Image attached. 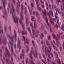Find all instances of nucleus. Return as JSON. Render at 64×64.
<instances>
[{
	"label": "nucleus",
	"instance_id": "nucleus-33",
	"mask_svg": "<svg viewBox=\"0 0 64 64\" xmlns=\"http://www.w3.org/2000/svg\"><path fill=\"white\" fill-rule=\"evenodd\" d=\"M28 31L30 32V34H31V30H30V28H28Z\"/></svg>",
	"mask_w": 64,
	"mask_h": 64
},
{
	"label": "nucleus",
	"instance_id": "nucleus-31",
	"mask_svg": "<svg viewBox=\"0 0 64 64\" xmlns=\"http://www.w3.org/2000/svg\"><path fill=\"white\" fill-rule=\"evenodd\" d=\"M52 36L54 38V39H56V38H55V36L54 34H52Z\"/></svg>",
	"mask_w": 64,
	"mask_h": 64
},
{
	"label": "nucleus",
	"instance_id": "nucleus-32",
	"mask_svg": "<svg viewBox=\"0 0 64 64\" xmlns=\"http://www.w3.org/2000/svg\"><path fill=\"white\" fill-rule=\"evenodd\" d=\"M51 36H50L48 37V40H50L51 39Z\"/></svg>",
	"mask_w": 64,
	"mask_h": 64
},
{
	"label": "nucleus",
	"instance_id": "nucleus-64",
	"mask_svg": "<svg viewBox=\"0 0 64 64\" xmlns=\"http://www.w3.org/2000/svg\"><path fill=\"white\" fill-rule=\"evenodd\" d=\"M26 35H27V31H26L25 32Z\"/></svg>",
	"mask_w": 64,
	"mask_h": 64
},
{
	"label": "nucleus",
	"instance_id": "nucleus-58",
	"mask_svg": "<svg viewBox=\"0 0 64 64\" xmlns=\"http://www.w3.org/2000/svg\"><path fill=\"white\" fill-rule=\"evenodd\" d=\"M44 64H47V62H46V61H44Z\"/></svg>",
	"mask_w": 64,
	"mask_h": 64
},
{
	"label": "nucleus",
	"instance_id": "nucleus-50",
	"mask_svg": "<svg viewBox=\"0 0 64 64\" xmlns=\"http://www.w3.org/2000/svg\"><path fill=\"white\" fill-rule=\"evenodd\" d=\"M26 26H28V22H26Z\"/></svg>",
	"mask_w": 64,
	"mask_h": 64
},
{
	"label": "nucleus",
	"instance_id": "nucleus-18",
	"mask_svg": "<svg viewBox=\"0 0 64 64\" xmlns=\"http://www.w3.org/2000/svg\"><path fill=\"white\" fill-rule=\"evenodd\" d=\"M40 36L41 39H43L42 38L43 37H44V34H43V33H42L40 35Z\"/></svg>",
	"mask_w": 64,
	"mask_h": 64
},
{
	"label": "nucleus",
	"instance_id": "nucleus-45",
	"mask_svg": "<svg viewBox=\"0 0 64 64\" xmlns=\"http://www.w3.org/2000/svg\"><path fill=\"white\" fill-rule=\"evenodd\" d=\"M58 12L59 14H61V11H60V10H58Z\"/></svg>",
	"mask_w": 64,
	"mask_h": 64
},
{
	"label": "nucleus",
	"instance_id": "nucleus-13",
	"mask_svg": "<svg viewBox=\"0 0 64 64\" xmlns=\"http://www.w3.org/2000/svg\"><path fill=\"white\" fill-rule=\"evenodd\" d=\"M56 45L58 47L59 46V42H58V39L57 38V37H56Z\"/></svg>",
	"mask_w": 64,
	"mask_h": 64
},
{
	"label": "nucleus",
	"instance_id": "nucleus-36",
	"mask_svg": "<svg viewBox=\"0 0 64 64\" xmlns=\"http://www.w3.org/2000/svg\"><path fill=\"white\" fill-rule=\"evenodd\" d=\"M42 55L43 57L44 58V59H46V57L45 56V55H44V54H42Z\"/></svg>",
	"mask_w": 64,
	"mask_h": 64
},
{
	"label": "nucleus",
	"instance_id": "nucleus-27",
	"mask_svg": "<svg viewBox=\"0 0 64 64\" xmlns=\"http://www.w3.org/2000/svg\"><path fill=\"white\" fill-rule=\"evenodd\" d=\"M40 2L43 5H44V1H42V0H40Z\"/></svg>",
	"mask_w": 64,
	"mask_h": 64
},
{
	"label": "nucleus",
	"instance_id": "nucleus-38",
	"mask_svg": "<svg viewBox=\"0 0 64 64\" xmlns=\"http://www.w3.org/2000/svg\"><path fill=\"white\" fill-rule=\"evenodd\" d=\"M31 6L32 7H34V5L33 3H31Z\"/></svg>",
	"mask_w": 64,
	"mask_h": 64
},
{
	"label": "nucleus",
	"instance_id": "nucleus-29",
	"mask_svg": "<svg viewBox=\"0 0 64 64\" xmlns=\"http://www.w3.org/2000/svg\"><path fill=\"white\" fill-rule=\"evenodd\" d=\"M46 44L48 45H49L50 44H49V42L48 41V40H46Z\"/></svg>",
	"mask_w": 64,
	"mask_h": 64
},
{
	"label": "nucleus",
	"instance_id": "nucleus-25",
	"mask_svg": "<svg viewBox=\"0 0 64 64\" xmlns=\"http://www.w3.org/2000/svg\"><path fill=\"white\" fill-rule=\"evenodd\" d=\"M54 27L56 28H58V26L57 24H56L54 25Z\"/></svg>",
	"mask_w": 64,
	"mask_h": 64
},
{
	"label": "nucleus",
	"instance_id": "nucleus-60",
	"mask_svg": "<svg viewBox=\"0 0 64 64\" xmlns=\"http://www.w3.org/2000/svg\"><path fill=\"white\" fill-rule=\"evenodd\" d=\"M36 38H37V37H38V34H37L36 35Z\"/></svg>",
	"mask_w": 64,
	"mask_h": 64
},
{
	"label": "nucleus",
	"instance_id": "nucleus-37",
	"mask_svg": "<svg viewBox=\"0 0 64 64\" xmlns=\"http://www.w3.org/2000/svg\"><path fill=\"white\" fill-rule=\"evenodd\" d=\"M11 50L12 53L13 52V46H11Z\"/></svg>",
	"mask_w": 64,
	"mask_h": 64
},
{
	"label": "nucleus",
	"instance_id": "nucleus-42",
	"mask_svg": "<svg viewBox=\"0 0 64 64\" xmlns=\"http://www.w3.org/2000/svg\"><path fill=\"white\" fill-rule=\"evenodd\" d=\"M28 62V59H26V64H27Z\"/></svg>",
	"mask_w": 64,
	"mask_h": 64
},
{
	"label": "nucleus",
	"instance_id": "nucleus-21",
	"mask_svg": "<svg viewBox=\"0 0 64 64\" xmlns=\"http://www.w3.org/2000/svg\"><path fill=\"white\" fill-rule=\"evenodd\" d=\"M61 29L63 31H64V25L62 24V27L61 28Z\"/></svg>",
	"mask_w": 64,
	"mask_h": 64
},
{
	"label": "nucleus",
	"instance_id": "nucleus-34",
	"mask_svg": "<svg viewBox=\"0 0 64 64\" xmlns=\"http://www.w3.org/2000/svg\"><path fill=\"white\" fill-rule=\"evenodd\" d=\"M48 48H49V49L50 51H51H51H52L51 50V47L50 46H48Z\"/></svg>",
	"mask_w": 64,
	"mask_h": 64
},
{
	"label": "nucleus",
	"instance_id": "nucleus-3",
	"mask_svg": "<svg viewBox=\"0 0 64 64\" xmlns=\"http://www.w3.org/2000/svg\"><path fill=\"white\" fill-rule=\"evenodd\" d=\"M17 42H18L17 43V49H19L18 50V51L19 52H20V50H21V46L20 45L19 46V45L21 44V42L19 38H18Z\"/></svg>",
	"mask_w": 64,
	"mask_h": 64
},
{
	"label": "nucleus",
	"instance_id": "nucleus-12",
	"mask_svg": "<svg viewBox=\"0 0 64 64\" xmlns=\"http://www.w3.org/2000/svg\"><path fill=\"white\" fill-rule=\"evenodd\" d=\"M54 21L55 22H56V20L55 18H53L52 19V22L51 20H50V22L51 23L52 25H54Z\"/></svg>",
	"mask_w": 64,
	"mask_h": 64
},
{
	"label": "nucleus",
	"instance_id": "nucleus-30",
	"mask_svg": "<svg viewBox=\"0 0 64 64\" xmlns=\"http://www.w3.org/2000/svg\"><path fill=\"white\" fill-rule=\"evenodd\" d=\"M5 2L3 1H2V3H3V6L4 7V8H5Z\"/></svg>",
	"mask_w": 64,
	"mask_h": 64
},
{
	"label": "nucleus",
	"instance_id": "nucleus-59",
	"mask_svg": "<svg viewBox=\"0 0 64 64\" xmlns=\"http://www.w3.org/2000/svg\"><path fill=\"white\" fill-rule=\"evenodd\" d=\"M50 18H50V20H52V17L50 16Z\"/></svg>",
	"mask_w": 64,
	"mask_h": 64
},
{
	"label": "nucleus",
	"instance_id": "nucleus-57",
	"mask_svg": "<svg viewBox=\"0 0 64 64\" xmlns=\"http://www.w3.org/2000/svg\"><path fill=\"white\" fill-rule=\"evenodd\" d=\"M1 60L2 61V63L3 64H4V62H3V60H2V59H1Z\"/></svg>",
	"mask_w": 64,
	"mask_h": 64
},
{
	"label": "nucleus",
	"instance_id": "nucleus-20",
	"mask_svg": "<svg viewBox=\"0 0 64 64\" xmlns=\"http://www.w3.org/2000/svg\"><path fill=\"white\" fill-rule=\"evenodd\" d=\"M37 27V25L36 24V22H34V27L35 28V29H36V28Z\"/></svg>",
	"mask_w": 64,
	"mask_h": 64
},
{
	"label": "nucleus",
	"instance_id": "nucleus-55",
	"mask_svg": "<svg viewBox=\"0 0 64 64\" xmlns=\"http://www.w3.org/2000/svg\"><path fill=\"white\" fill-rule=\"evenodd\" d=\"M24 13L26 14V13H27V10H25Z\"/></svg>",
	"mask_w": 64,
	"mask_h": 64
},
{
	"label": "nucleus",
	"instance_id": "nucleus-54",
	"mask_svg": "<svg viewBox=\"0 0 64 64\" xmlns=\"http://www.w3.org/2000/svg\"><path fill=\"white\" fill-rule=\"evenodd\" d=\"M63 32H60V33H59V34L60 35H62V34H63Z\"/></svg>",
	"mask_w": 64,
	"mask_h": 64
},
{
	"label": "nucleus",
	"instance_id": "nucleus-22",
	"mask_svg": "<svg viewBox=\"0 0 64 64\" xmlns=\"http://www.w3.org/2000/svg\"><path fill=\"white\" fill-rule=\"evenodd\" d=\"M32 41L34 46L35 48V42H34V41L33 40H32Z\"/></svg>",
	"mask_w": 64,
	"mask_h": 64
},
{
	"label": "nucleus",
	"instance_id": "nucleus-19",
	"mask_svg": "<svg viewBox=\"0 0 64 64\" xmlns=\"http://www.w3.org/2000/svg\"><path fill=\"white\" fill-rule=\"evenodd\" d=\"M49 12H47V14L48 15L49 18H50V16H51V12H49Z\"/></svg>",
	"mask_w": 64,
	"mask_h": 64
},
{
	"label": "nucleus",
	"instance_id": "nucleus-4",
	"mask_svg": "<svg viewBox=\"0 0 64 64\" xmlns=\"http://www.w3.org/2000/svg\"><path fill=\"white\" fill-rule=\"evenodd\" d=\"M36 3L37 4V6L38 10L40 12L41 11V8L38 6L40 5V3H39V0H35Z\"/></svg>",
	"mask_w": 64,
	"mask_h": 64
},
{
	"label": "nucleus",
	"instance_id": "nucleus-8",
	"mask_svg": "<svg viewBox=\"0 0 64 64\" xmlns=\"http://www.w3.org/2000/svg\"><path fill=\"white\" fill-rule=\"evenodd\" d=\"M5 52L6 53L8 56H10V53H9V52L7 48H5Z\"/></svg>",
	"mask_w": 64,
	"mask_h": 64
},
{
	"label": "nucleus",
	"instance_id": "nucleus-5",
	"mask_svg": "<svg viewBox=\"0 0 64 64\" xmlns=\"http://www.w3.org/2000/svg\"><path fill=\"white\" fill-rule=\"evenodd\" d=\"M22 36L24 41V44L25 45H27L28 44V41L27 40V39H26V41H25V37L23 36V34H24V32H23V31H22Z\"/></svg>",
	"mask_w": 64,
	"mask_h": 64
},
{
	"label": "nucleus",
	"instance_id": "nucleus-7",
	"mask_svg": "<svg viewBox=\"0 0 64 64\" xmlns=\"http://www.w3.org/2000/svg\"><path fill=\"white\" fill-rule=\"evenodd\" d=\"M22 53L20 54V58L22 59V57L23 59H24V54H25V52L24 51V50L22 49Z\"/></svg>",
	"mask_w": 64,
	"mask_h": 64
},
{
	"label": "nucleus",
	"instance_id": "nucleus-41",
	"mask_svg": "<svg viewBox=\"0 0 64 64\" xmlns=\"http://www.w3.org/2000/svg\"><path fill=\"white\" fill-rule=\"evenodd\" d=\"M1 32H2V34H3V30H0V34H1Z\"/></svg>",
	"mask_w": 64,
	"mask_h": 64
},
{
	"label": "nucleus",
	"instance_id": "nucleus-56",
	"mask_svg": "<svg viewBox=\"0 0 64 64\" xmlns=\"http://www.w3.org/2000/svg\"><path fill=\"white\" fill-rule=\"evenodd\" d=\"M47 51L48 53H50V50H49V49H48L47 50Z\"/></svg>",
	"mask_w": 64,
	"mask_h": 64
},
{
	"label": "nucleus",
	"instance_id": "nucleus-46",
	"mask_svg": "<svg viewBox=\"0 0 64 64\" xmlns=\"http://www.w3.org/2000/svg\"><path fill=\"white\" fill-rule=\"evenodd\" d=\"M41 28L42 30H43L44 27H43V25L42 24L41 25Z\"/></svg>",
	"mask_w": 64,
	"mask_h": 64
},
{
	"label": "nucleus",
	"instance_id": "nucleus-40",
	"mask_svg": "<svg viewBox=\"0 0 64 64\" xmlns=\"http://www.w3.org/2000/svg\"><path fill=\"white\" fill-rule=\"evenodd\" d=\"M56 58L57 60H58V54H57V52H56Z\"/></svg>",
	"mask_w": 64,
	"mask_h": 64
},
{
	"label": "nucleus",
	"instance_id": "nucleus-6",
	"mask_svg": "<svg viewBox=\"0 0 64 64\" xmlns=\"http://www.w3.org/2000/svg\"><path fill=\"white\" fill-rule=\"evenodd\" d=\"M17 1H18V3H17V8H16L17 10V12L18 14H19V10H19V8L20 7V2L19 1V0H17Z\"/></svg>",
	"mask_w": 64,
	"mask_h": 64
},
{
	"label": "nucleus",
	"instance_id": "nucleus-11",
	"mask_svg": "<svg viewBox=\"0 0 64 64\" xmlns=\"http://www.w3.org/2000/svg\"><path fill=\"white\" fill-rule=\"evenodd\" d=\"M30 24L31 26V27L32 28V31L33 34H35V30H33V26H32V23L30 22Z\"/></svg>",
	"mask_w": 64,
	"mask_h": 64
},
{
	"label": "nucleus",
	"instance_id": "nucleus-47",
	"mask_svg": "<svg viewBox=\"0 0 64 64\" xmlns=\"http://www.w3.org/2000/svg\"><path fill=\"white\" fill-rule=\"evenodd\" d=\"M30 35L31 36V37H32V38H35L34 37V36H32L31 34H30Z\"/></svg>",
	"mask_w": 64,
	"mask_h": 64
},
{
	"label": "nucleus",
	"instance_id": "nucleus-61",
	"mask_svg": "<svg viewBox=\"0 0 64 64\" xmlns=\"http://www.w3.org/2000/svg\"><path fill=\"white\" fill-rule=\"evenodd\" d=\"M4 30L5 31H6V26H5L4 27Z\"/></svg>",
	"mask_w": 64,
	"mask_h": 64
},
{
	"label": "nucleus",
	"instance_id": "nucleus-51",
	"mask_svg": "<svg viewBox=\"0 0 64 64\" xmlns=\"http://www.w3.org/2000/svg\"><path fill=\"white\" fill-rule=\"evenodd\" d=\"M54 49L55 50H56V51H58V49H57V48H56V47L54 48Z\"/></svg>",
	"mask_w": 64,
	"mask_h": 64
},
{
	"label": "nucleus",
	"instance_id": "nucleus-44",
	"mask_svg": "<svg viewBox=\"0 0 64 64\" xmlns=\"http://www.w3.org/2000/svg\"><path fill=\"white\" fill-rule=\"evenodd\" d=\"M60 34H59V37H58L59 38H57V39H58V40H60V37H61V36H60Z\"/></svg>",
	"mask_w": 64,
	"mask_h": 64
},
{
	"label": "nucleus",
	"instance_id": "nucleus-2",
	"mask_svg": "<svg viewBox=\"0 0 64 64\" xmlns=\"http://www.w3.org/2000/svg\"><path fill=\"white\" fill-rule=\"evenodd\" d=\"M35 52L34 51V50L33 47H32V51L30 53V58L31 59L33 58V56L32 55V54H33L34 57L35 58H38V56H37V52L36 50H35Z\"/></svg>",
	"mask_w": 64,
	"mask_h": 64
},
{
	"label": "nucleus",
	"instance_id": "nucleus-9",
	"mask_svg": "<svg viewBox=\"0 0 64 64\" xmlns=\"http://www.w3.org/2000/svg\"><path fill=\"white\" fill-rule=\"evenodd\" d=\"M42 14H44L45 16H46L47 15V13H46V10L44 9V10H42Z\"/></svg>",
	"mask_w": 64,
	"mask_h": 64
},
{
	"label": "nucleus",
	"instance_id": "nucleus-10",
	"mask_svg": "<svg viewBox=\"0 0 64 64\" xmlns=\"http://www.w3.org/2000/svg\"><path fill=\"white\" fill-rule=\"evenodd\" d=\"M49 7L50 11H51V14L52 16H53V11L52 10V8H51V6L50 4L49 5Z\"/></svg>",
	"mask_w": 64,
	"mask_h": 64
},
{
	"label": "nucleus",
	"instance_id": "nucleus-17",
	"mask_svg": "<svg viewBox=\"0 0 64 64\" xmlns=\"http://www.w3.org/2000/svg\"><path fill=\"white\" fill-rule=\"evenodd\" d=\"M46 19L48 26H49V23H48V18H47V17H46Z\"/></svg>",
	"mask_w": 64,
	"mask_h": 64
},
{
	"label": "nucleus",
	"instance_id": "nucleus-1",
	"mask_svg": "<svg viewBox=\"0 0 64 64\" xmlns=\"http://www.w3.org/2000/svg\"><path fill=\"white\" fill-rule=\"evenodd\" d=\"M23 5L22 4H21V8L22 10H21V12L20 13V19H19L18 17H16V23H18L17 25L18 26L19 25L18 24V20H19V21L20 24H22V20L23 19V10H24V8H23Z\"/></svg>",
	"mask_w": 64,
	"mask_h": 64
},
{
	"label": "nucleus",
	"instance_id": "nucleus-48",
	"mask_svg": "<svg viewBox=\"0 0 64 64\" xmlns=\"http://www.w3.org/2000/svg\"><path fill=\"white\" fill-rule=\"evenodd\" d=\"M8 29L10 30V31H11V27L10 26L8 27Z\"/></svg>",
	"mask_w": 64,
	"mask_h": 64
},
{
	"label": "nucleus",
	"instance_id": "nucleus-63",
	"mask_svg": "<svg viewBox=\"0 0 64 64\" xmlns=\"http://www.w3.org/2000/svg\"><path fill=\"white\" fill-rule=\"evenodd\" d=\"M32 19H35V18L33 16H32Z\"/></svg>",
	"mask_w": 64,
	"mask_h": 64
},
{
	"label": "nucleus",
	"instance_id": "nucleus-62",
	"mask_svg": "<svg viewBox=\"0 0 64 64\" xmlns=\"http://www.w3.org/2000/svg\"><path fill=\"white\" fill-rule=\"evenodd\" d=\"M10 38V39L12 40V37H10L9 36H8Z\"/></svg>",
	"mask_w": 64,
	"mask_h": 64
},
{
	"label": "nucleus",
	"instance_id": "nucleus-49",
	"mask_svg": "<svg viewBox=\"0 0 64 64\" xmlns=\"http://www.w3.org/2000/svg\"><path fill=\"white\" fill-rule=\"evenodd\" d=\"M47 60L48 62H51V60H49V59L48 58H47Z\"/></svg>",
	"mask_w": 64,
	"mask_h": 64
},
{
	"label": "nucleus",
	"instance_id": "nucleus-26",
	"mask_svg": "<svg viewBox=\"0 0 64 64\" xmlns=\"http://www.w3.org/2000/svg\"><path fill=\"white\" fill-rule=\"evenodd\" d=\"M36 14L37 16L38 17H39V14L37 12H36Z\"/></svg>",
	"mask_w": 64,
	"mask_h": 64
},
{
	"label": "nucleus",
	"instance_id": "nucleus-14",
	"mask_svg": "<svg viewBox=\"0 0 64 64\" xmlns=\"http://www.w3.org/2000/svg\"><path fill=\"white\" fill-rule=\"evenodd\" d=\"M62 2H64V0H62ZM57 2L58 4L59 5L60 3H61V0H57Z\"/></svg>",
	"mask_w": 64,
	"mask_h": 64
},
{
	"label": "nucleus",
	"instance_id": "nucleus-39",
	"mask_svg": "<svg viewBox=\"0 0 64 64\" xmlns=\"http://www.w3.org/2000/svg\"><path fill=\"white\" fill-rule=\"evenodd\" d=\"M14 37L15 38H16V31L15 30H14Z\"/></svg>",
	"mask_w": 64,
	"mask_h": 64
},
{
	"label": "nucleus",
	"instance_id": "nucleus-35",
	"mask_svg": "<svg viewBox=\"0 0 64 64\" xmlns=\"http://www.w3.org/2000/svg\"><path fill=\"white\" fill-rule=\"evenodd\" d=\"M12 10L14 12L15 10H14V9L13 8V5H12Z\"/></svg>",
	"mask_w": 64,
	"mask_h": 64
},
{
	"label": "nucleus",
	"instance_id": "nucleus-15",
	"mask_svg": "<svg viewBox=\"0 0 64 64\" xmlns=\"http://www.w3.org/2000/svg\"><path fill=\"white\" fill-rule=\"evenodd\" d=\"M35 64V62L32 60H31L29 62V64Z\"/></svg>",
	"mask_w": 64,
	"mask_h": 64
},
{
	"label": "nucleus",
	"instance_id": "nucleus-53",
	"mask_svg": "<svg viewBox=\"0 0 64 64\" xmlns=\"http://www.w3.org/2000/svg\"><path fill=\"white\" fill-rule=\"evenodd\" d=\"M22 27L23 28V29L24 30V25H22Z\"/></svg>",
	"mask_w": 64,
	"mask_h": 64
},
{
	"label": "nucleus",
	"instance_id": "nucleus-52",
	"mask_svg": "<svg viewBox=\"0 0 64 64\" xmlns=\"http://www.w3.org/2000/svg\"><path fill=\"white\" fill-rule=\"evenodd\" d=\"M60 8L62 10H63V8H62V5H60Z\"/></svg>",
	"mask_w": 64,
	"mask_h": 64
},
{
	"label": "nucleus",
	"instance_id": "nucleus-43",
	"mask_svg": "<svg viewBox=\"0 0 64 64\" xmlns=\"http://www.w3.org/2000/svg\"><path fill=\"white\" fill-rule=\"evenodd\" d=\"M36 34H38L39 33V30H37L36 31Z\"/></svg>",
	"mask_w": 64,
	"mask_h": 64
},
{
	"label": "nucleus",
	"instance_id": "nucleus-24",
	"mask_svg": "<svg viewBox=\"0 0 64 64\" xmlns=\"http://www.w3.org/2000/svg\"><path fill=\"white\" fill-rule=\"evenodd\" d=\"M27 49L26 50V52L27 53L29 51V47L28 46H26Z\"/></svg>",
	"mask_w": 64,
	"mask_h": 64
},
{
	"label": "nucleus",
	"instance_id": "nucleus-16",
	"mask_svg": "<svg viewBox=\"0 0 64 64\" xmlns=\"http://www.w3.org/2000/svg\"><path fill=\"white\" fill-rule=\"evenodd\" d=\"M12 17L14 19V22L16 24V18L15 19V18H14V16H12Z\"/></svg>",
	"mask_w": 64,
	"mask_h": 64
},
{
	"label": "nucleus",
	"instance_id": "nucleus-23",
	"mask_svg": "<svg viewBox=\"0 0 64 64\" xmlns=\"http://www.w3.org/2000/svg\"><path fill=\"white\" fill-rule=\"evenodd\" d=\"M57 63L58 64H61V62H60V59L58 58V60H56Z\"/></svg>",
	"mask_w": 64,
	"mask_h": 64
},
{
	"label": "nucleus",
	"instance_id": "nucleus-28",
	"mask_svg": "<svg viewBox=\"0 0 64 64\" xmlns=\"http://www.w3.org/2000/svg\"><path fill=\"white\" fill-rule=\"evenodd\" d=\"M48 55L49 59H50L51 60V56H50V54H48Z\"/></svg>",
	"mask_w": 64,
	"mask_h": 64
}]
</instances>
